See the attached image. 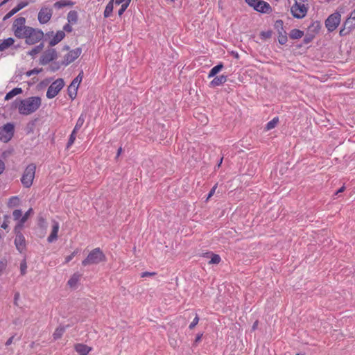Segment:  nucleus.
Masks as SVG:
<instances>
[{
	"label": "nucleus",
	"instance_id": "nucleus-10",
	"mask_svg": "<svg viewBox=\"0 0 355 355\" xmlns=\"http://www.w3.org/2000/svg\"><path fill=\"white\" fill-rule=\"evenodd\" d=\"M83 76V72L81 71L71 82L70 85L68 87V94L69 97L73 100L77 96V91L79 85L80 84Z\"/></svg>",
	"mask_w": 355,
	"mask_h": 355
},
{
	"label": "nucleus",
	"instance_id": "nucleus-52",
	"mask_svg": "<svg viewBox=\"0 0 355 355\" xmlns=\"http://www.w3.org/2000/svg\"><path fill=\"white\" fill-rule=\"evenodd\" d=\"M39 73V71L37 70V69H33V70H30L26 72V75L28 76H31L33 74H36V73Z\"/></svg>",
	"mask_w": 355,
	"mask_h": 355
},
{
	"label": "nucleus",
	"instance_id": "nucleus-59",
	"mask_svg": "<svg viewBox=\"0 0 355 355\" xmlns=\"http://www.w3.org/2000/svg\"><path fill=\"white\" fill-rule=\"evenodd\" d=\"M223 158L222 157V158L220 159L219 162L218 163V164H217V168H220V166H221V164H222V162H223Z\"/></svg>",
	"mask_w": 355,
	"mask_h": 355
},
{
	"label": "nucleus",
	"instance_id": "nucleus-54",
	"mask_svg": "<svg viewBox=\"0 0 355 355\" xmlns=\"http://www.w3.org/2000/svg\"><path fill=\"white\" fill-rule=\"evenodd\" d=\"M128 0H114V2L116 4V5H119V4H123V3H127ZM131 1V0H130V2Z\"/></svg>",
	"mask_w": 355,
	"mask_h": 355
},
{
	"label": "nucleus",
	"instance_id": "nucleus-6",
	"mask_svg": "<svg viewBox=\"0 0 355 355\" xmlns=\"http://www.w3.org/2000/svg\"><path fill=\"white\" fill-rule=\"evenodd\" d=\"M35 164H31L27 166L21 178V184L24 187L30 188L31 187L35 178Z\"/></svg>",
	"mask_w": 355,
	"mask_h": 355
},
{
	"label": "nucleus",
	"instance_id": "nucleus-13",
	"mask_svg": "<svg viewBox=\"0 0 355 355\" xmlns=\"http://www.w3.org/2000/svg\"><path fill=\"white\" fill-rule=\"evenodd\" d=\"M58 57V53L55 49H46L41 55L40 58V64L45 65L50 62L55 60Z\"/></svg>",
	"mask_w": 355,
	"mask_h": 355
},
{
	"label": "nucleus",
	"instance_id": "nucleus-7",
	"mask_svg": "<svg viewBox=\"0 0 355 355\" xmlns=\"http://www.w3.org/2000/svg\"><path fill=\"white\" fill-rule=\"evenodd\" d=\"M64 86V80L62 78H58L49 87L46 94V97L49 99L54 98L58 95Z\"/></svg>",
	"mask_w": 355,
	"mask_h": 355
},
{
	"label": "nucleus",
	"instance_id": "nucleus-24",
	"mask_svg": "<svg viewBox=\"0 0 355 355\" xmlns=\"http://www.w3.org/2000/svg\"><path fill=\"white\" fill-rule=\"evenodd\" d=\"M81 275L78 273H74L69 279L67 284L71 288H74L76 286L77 284L80 279Z\"/></svg>",
	"mask_w": 355,
	"mask_h": 355
},
{
	"label": "nucleus",
	"instance_id": "nucleus-55",
	"mask_svg": "<svg viewBox=\"0 0 355 355\" xmlns=\"http://www.w3.org/2000/svg\"><path fill=\"white\" fill-rule=\"evenodd\" d=\"M122 151H123V149H122V148H121V147H120V148L118 149V150H117V153H116V159H117V158L121 155V154Z\"/></svg>",
	"mask_w": 355,
	"mask_h": 355
},
{
	"label": "nucleus",
	"instance_id": "nucleus-11",
	"mask_svg": "<svg viewBox=\"0 0 355 355\" xmlns=\"http://www.w3.org/2000/svg\"><path fill=\"white\" fill-rule=\"evenodd\" d=\"M14 135V125L7 123L0 128V140L6 143L9 141Z\"/></svg>",
	"mask_w": 355,
	"mask_h": 355
},
{
	"label": "nucleus",
	"instance_id": "nucleus-50",
	"mask_svg": "<svg viewBox=\"0 0 355 355\" xmlns=\"http://www.w3.org/2000/svg\"><path fill=\"white\" fill-rule=\"evenodd\" d=\"M7 262L6 261H0V273H1L6 268Z\"/></svg>",
	"mask_w": 355,
	"mask_h": 355
},
{
	"label": "nucleus",
	"instance_id": "nucleus-53",
	"mask_svg": "<svg viewBox=\"0 0 355 355\" xmlns=\"http://www.w3.org/2000/svg\"><path fill=\"white\" fill-rule=\"evenodd\" d=\"M4 169H5L4 162L0 159V174H1L3 173Z\"/></svg>",
	"mask_w": 355,
	"mask_h": 355
},
{
	"label": "nucleus",
	"instance_id": "nucleus-3",
	"mask_svg": "<svg viewBox=\"0 0 355 355\" xmlns=\"http://www.w3.org/2000/svg\"><path fill=\"white\" fill-rule=\"evenodd\" d=\"M105 261V255L99 248H96L89 253L87 257L82 261V265L83 266H87L89 265L98 264Z\"/></svg>",
	"mask_w": 355,
	"mask_h": 355
},
{
	"label": "nucleus",
	"instance_id": "nucleus-56",
	"mask_svg": "<svg viewBox=\"0 0 355 355\" xmlns=\"http://www.w3.org/2000/svg\"><path fill=\"white\" fill-rule=\"evenodd\" d=\"M258 324H259V322L257 320L254 322V324L252 325V330L253 331H254L257 328Z\"/></svg>",
	"mask_w": 355,
	"mask_h": 355
},
{
	"label": "nucleus",
	"instance_id": "nucleus-31",
	"mask_svg": "<svg viewBox=\"0 0 355 355\" xmlns=\"http://www.w3.org/2000/svg\"><path fill=\"white\" fill-rule=\"evenodd\" d=\"M85 116L84 114H81L79 118L78 119L77 121H76V125L73 128V130L75 131H78L81 127L83 126V125L85 123Z\"/></svg>",
	"mask_w": 355,
	"mask_h": 355
},
{
	"label": "nucleus",
	"instance_id": "nucleus-38",
	"mask_svg": "<svg viewBox=\"0 0 355 355\" xmlns=\"http://www.w3.org/2000/svg\"><path fill=\"white\" fill-rule=\"evenodd\" d=\"M129 4H130V0H128L127 3H123L121 5V6L120 9H119V11H118V15H119V16H121V15L123 14V12H124L125 11V10L128 8V7Z\"/></svg>",
	"mask_w": 355,
	"mask_h": 355
},
{
	"label": "nucleus",
	"instance_id": "nucleus-15",
	"mask_svg": "<svg viewBox=\"0 0 355 355\" xmlns=\"http://www.w3.org/2000/svg\"><path fill=\"white\" fill-rule=\"evenodd\" d=\"M21 230H18L16 232L15 239V245L19 252H23L26 249V239L23 234L20 232Z\"/></svg>",
	"mask_w": 355,
	"mask_h": 355
},
{
	"label": "nucleus",
	"instance_id": "nucleus-62",
	"mask_svg": "<svg viewBox=\"0 0 355 355\" xmlns=\"http://www.w3.org/2000/svg\"><path fill=\"white\" fill-rule=\"evenodd\" d=\"M277 23H280L281 24H282L283 21H277Z\"/></svg>",
	"mask_w": 355,
	"mask_h": 355
},
{
	"label": "nucleus",
	"instance_id": "nucleus-18",
	"mask_svg": "<svg viewBox=\"0 0 355 355\" xmlns=\"http://www.w3.org/2000/svg\"><path fill=\"white\" fill-rule=\"evenodd\" d=\"M59 227H60L59 223L57 221H55V220L53 221L52 230H51L50 235L49 236V237L47 239V241L49 243H52L54 241L57 240Z\"/></svg>",
	"mask_w": 355,
	"mask_h": 355
},
{
	"label": "nucleus",
	"instance_id": "nucleus-29",
	"mask_svg": "<svg viewBox=\"0 0 355 355\" xmlns=\"http://www.w3.org/2000/svg\"><path fill=\"white\" fill-rule=\"evenodd\" d=\"M224 67L223 63H220L216 66L214 67L209 72L208 78H210L211 77L215 76L220 70H222Z\"/></svg>",
	"mask_w": 355,
	"mask_h": 355
},
{
	"label": "nucleus",
	"instance_id": "nucleus-23",
	"mask_svg": "<svg viewBox=\"0 0 355 355\" xmlns=\"http://www.w3.org/2000/svg\"><path fill=\"white\" fill-rule=\"evenodd\" d=\"M73 4H74V3L69 0H60V1H56L54 3L53 6L56 9H61V8H62L64 7H67V6L71 7L73 6Z\"/></svg>",
	"mask_w": 355,
	"mask_h": 355
},
{
	"label": "nucleus",
	"instance_id": "nucleus-57",
	"mask_svg": "<svg viewBox=\"0 0 355 355\" xmlns=\"http://www.w3.org/2000/svg\"><path fill=\"white\" fill-rule=\"evenodd\" d=\"M13 337H10L6 343V345H10L12 343Z\"/></svg>",
	"mask_w": 355,
	"mask_h": 355
},
{
	"label": "nucleus",
	"instance_id": "nucleus-64",
	"mask_svg": "<svg viewBox=\"0 0 355 355\" xmlns=\"http://www.w3.org/2000/svg\"><path fill=\"white\" fill-rule=\"evenodd\" d=\"M17 300H18V297H17V296H15V300L16 301Z\"/></svg>",
	"mask_w": 355,
	"mask_h": 355
},
{
	"label": "nucleus",
	"instance_id": "nucleus-9",
	"mask_svg": "<svg viewBox=\"0 0 355 355\" xmlns=\"http://www.w3.org/2000/svg\"><path fill=\"white\" fill-rule=\"evenodd\" d=\"M53 15V9L49 6H42L40 10L37 19L41 24L48 23Z\"/></svg>",
	"mask_w": 355,
	"mask_h": 355
},
{
	"label": "nucleus",
	"instance_id": "nucleus-27",
	"mask_svg": "<svg viewBox=\"0 0 355 355\" xmlns=\"http://www.w3.org/2000/svg\"><path fill=\"white\" fill-rule=\"evenodd\" d=\"M44 44L42 43L33 48L31 51L28 52V55H31L32 58H35L37 55H38L43 49Z\"/></svg>",
	"mask_w": 355,
	"mask_h": 355
},
{
	"label": "nucleus",
	"instance_id": "nucleus-46",
	"mask_svg": "<svg viewBox=\"0 0 355 355\" xmlns=\"http://www.w3.org/2000/svg\"><path fill=\"white\" fill-rule=\"evenodd\" d=\"M8 218H9L8 216H7V215L4 216L5 220L1 224V227L4 230H6L8 227Z\"/></svg>",
	"mask_w": 355,
	"mask_h": 355
},
{
	"label": "nucleus",
	"instance_id": "nucleus-44",
	"mask_svg": "<svg viewBox=\"0 0 355 355\" xmlns=\"http://www.w3.org/2000/svg\"><path fill=\"white\" fill-rule=\"evenodd\" d=\"M17 12L15 11V10L14 8H12L10 12H8L3 18V21H6L7 19H8L9 18H10L12 15H14L15 14H16Z\"/></svg>",
	"mask_w": 355,
	"mask_h": 355
},
{
	"label": "nucleus",
	"instance_id": "nucleus-2",
	"mask_svg": "<svg viewBox=\"0 0 355 355\" xmlns=\"http://www.w3.org/2000/svg\"><path fill=\"white\" fill-rule=\"evenodd\" d=\"M44 36V34L42 30L29 26L28 28H26L22 39L25 40L26 44L33 45L40 42Z\"/></svg>",
	"mask_w": 355,
	"mask_h": 355
},
{
	"label": "nucleus",
	"instance_id": "nucleus-36",
	"mask_svg": "<svg viewBox=\"0 0 355 355\" xmlns=\"http://www.w3.org/2000/svg\"><path fill=\"white\" fill-rule=\"evenodd\" d=\"M19 200L17 196H12L9 199L8 207H15L19 205Z\"/></svg>",
	"mask_w": 355,
	"mask_h": 355
},
{
	"label": "nucleus",
	"instance_id": "nucleus-41",
	"mask_svg": "<svg viewBox=\"0 0 355 355\" xmlns=\"http://www.w3.org/2000/svg\"><path fill=\"white\" fill-rule=\"evenodd\" d=\"M79 250L76 249L74 250L71 254L65 257V263H69L70 261H71L73 257L78 253Z\"/></svg>",
	"mask_w": 355,
	"mask_h": 355
},
{
	"label": "nucleus",
	"instance_id": "nucleus-61",
	"mask_svg": "<svg viewBox=\"0 0 355 355\" xmlns=\"http://www.w3.org/2000/svg\"><path fill=\"white\" fill-rule=\"evenodd\" d=\"M309 41H310V40H309V39H308V38H305V39H304V42H305V43H308V42H309Z\"/></svg>",
	"mask_w": 355,
	"mask_h": 355
},
{
	"label": "nucleus",
	"instance_id": "nucleus-19",
	"mask_svg": "<svg viewBox=\"0 0 355 355\" xmlns=\"http://www.w3.org/2000/svg\"><path fill=\"white\" fill-rule=\"evenodd\" d=\"M74 349L79 355H87L92 351V347L85 344L78 343L74 345Z\"/></svg>",
	"mask_w": 355,
	"mask_h": 355
},
{
	"label": "nucleus",
	"instance_id": "nucleus-39",
	"mask_svg": "<svg viewBox=\"0 0 355 355\" xmlns=\"http://www.w3.org/2000/svg\"><path fill=\"white\" fill-rule=\"evenodd\" d=\"M12 216L14 220H19L22 217V212L20 209H15L12 212Z\"/></svg>",
	"mask_w": 355,
	"mask_h": 355
},
{
	"label": "nucleus",
	"instance_id": "nucleus-48",
	"mask_svg": "<svg viewBox=\"0 0 355 355\" xmlns=\"http://www.w3.org/2000/svg\"><path fill=\"white\" fill-rule=\"evenodd\" d=\"M63 30L67 33H70L72 31L73 28H72V26L71 25V23H69L65 24L63 27Z\"/></svg>",
	"mask_w": 355,
	"mask_h": 355
},
{
	"label": "nucleus",
	"instance_id": "nucleus-35",
	"mask_svg": "<svg viewBox=\"0 0 355 355\" xmlns=\"http://www.w3.org/2000/svg\"><path fill=\"white\" fill-rule=\"evenodd\" d=\"M221 261V258L218 254H211V257L209 264H218Z\"/></svg>",
	"mask_w": 355,
	"mask_h": 355
},
{
	"label": "nucleus",
	"instance_id": "nucleus-26",
	"mask_svg": "<svg viewBox=\"0 0 355 355\" xmlns=\"http://www.w3.org/2000/svg\"><path fill=\"white\" fill-rule=\"evenodd\" d=\"M114 0H110L109 3L107 4L103 12L105 18L110 17L112 15L114 8Z\"/></svg>",
	"mask_w": 355,
	"mask_h": 355
},
{
	"label": "nucleus",
	"instance_id": "nucleus-20",
	"mask_svg": "<svg viewBox=\"0 0 355 355\" xmlns=\"http://www.w3.org/2000/svg\"><path fill=\"white\" fill-rule=\"evenodd\" d=\"M33 214V210L32 208H30L21 218L18 224L15 227V232H17L18 230H21L25 223V222L28 220V217Z\"/></svg>",
	"mask_w": 355,
	"mask_h": 355
},
{
	"label": "nucleus",
	"instance_id": "nucleus-34",
	"mask_svg": "<svg viewBox=\"0 0 355 355\" xmlns=\"http://www.w3.org/2000/svg\"><path fill=\"white\" fill-rule=\"evenodd\" d=\"M279 122V119L277 117H275L273 119L267 123L266 129V130H270L273 129Z\"/></svg>",
	"mask_w": 355,
	"mask_h": 355
},
{
	"label": "nucleus",
	"instance_id": "nucleus-14",
	"mask_svg": "<svg viewBox=\"0 0 355 355\" xmlns=\"http://www.w3.org/2000/svg\"><path fill=\"white\" fill-rule=\"evenodd\" d=\"M82 50L80 48H76L69 51L64 56L62 64L65 66L74 62L81 54Z\"/></svg>",
	"mask_w": 355,
	"mask_h": 355
},
{
	"label": "nucleus",
	"instance_id": "nucleus-49",
	"mask_svg": "<svg viewBox=\"0 0 355 355\" xmlns=\"http://www.w3.org/2000/svg\"><path fill=\"white\" fill-rule=\"evenodd\" d=\"M245 2L250 6L254 8V6H256L257 2H258L259 0H245Z\"/></svg>",
	"mask_w": 355,
	"mask_h": 355
},
{
	"label": "nucleus",
	"instance_id": "nucleus-8",
	"mask_svg": "<svg viewBox=\"0 0 355 355\" xmlns=\"http://www.w3.org/2000/svg\"><path fill=\"white\" fill-rule=\"evenodd\" d=\"M341 15L339 12L330 15L325 21V26L329 32L336 29L340 22Z\"/></svg>",
	"mask_w": 355,
	"mask_h": 355
},
{
	"label": "nucleus",
	"instance_id": "nucleus-5",
	"mask_svg": "<svg viewBox=\"0 0 355 355\" xmlns=\"http://www.w3.org/2000/svg\"><path fill=\"white\" fill-rule=\"evenodd\" d=\"M26 21L25 17H20L16 18L12 23V31L14 35L18 39H22L26 31V28H29L28 26H26Z\"/></svg>",
	"mask_w": 355,
	"mask_h": 355
},
{
	"label": "nucleus",
	"instance_id": "nucleus-21",
	"mask_svg": "<svg viewBox=\"0 0 355 355\" xmlns=\"http://www.w3.org/2000/svg\"><path fill=\"white\" fill-rule=\"evenodd\" d=\"M227 81V76L225 75H221L217 77H215L211 82V87H217L224 84Z\"/></svg>",
	"mask_w": 355,
	"mask_h": 355
},
{
	"label": "nucleus",
	"instance_id": "nucleus-60",
	"mask_svg": "<svg viewBox=\"0 0 355 355\" xmlns=\"http://www.w3.org/2000/svg\"><path fill=\"white\" fill-rule=\"evenodd\" d=\"M200 338H201V336H198L196 339V342L199 341L200 340Z\"/></svg>",
	"mask_w": 355,
	"mask_h": 355
},
{
	"label": "nucleus",
	"instance_id": "nucleus-16",
	"mask_svg": "<svg viewBox=\"0 0 355 355\" xmlns=\"http://www.w3.org/2000/svg\"><path fill=\"white\" fill-rule=\"evenodd\" d=\"M354 28H355V9L350 13L349 17L345 21L344 28L340 30V35L346 34V33H344L345 29L350 31Z\"/></svg>",
	"mask_w": 355,
	"mask_h": 355
},
{
	"label": "nucleus",
	"instance_id": "nucleus-43",
	"mask_svg": "<svg viewBox=\"0 0 355 355\" xmlns=\"http://www.w3.org/2000/svg\"><path fill=\"white\" fill-rule=\"evenodd\" d=\"M198 322H199V318H198V315H196V317L194 318V319L193 320V321L189 324V329H193L198 324Z\"/></svg>",
	"mask_w": 355,
	"mask_h": 355
},
{
	"label": "nucleus",
	"instance_id": "nucleus-42",
	"mask_svg": "<svg viewBox=\"0 0 355 355\" xmlns=\"http://www.w3.org/2000/svg\"><path fill=\"white\" fill-rule=\"evenodd\" d=\"M27 265L25 260H24L20 264V272L21 275H24L26 272Z\"/></svg>",
	"mask_w": 355,
	"mask_h": 355
},
{
	"label": "nucleus",
	"instance_id": "nucleus-22",
	"mask_svg": "<svg viewBox=\"0 0 355 355\" xmlns=\"http://www.w3.org/2000/svg\"><path fill=\"white\" fill-rule=\"evenodd\" d=\"M15 43V40L12 37H8L3 41H0V51H3L12 46Z\"/></svg>",
	"mask_w": 355,
	"mask_h": 355
},
{
	"label": "nucleus",
	"instance_id": "nucleus-1",
	"mask_svg": "<svg viewBox=\"0 0 355 355\" xmlns=\"http://www.w3.org/2000/svg\"><path fill=\"white\" fill-rule=\"evenodd\" d=\"M42 99L39 96H32L23 99L18 105L19 114L29 115L39 109L41 106Z\"/></svg>",
	"mask_w": 355,
	"mask_h": 355
},
{
	"label": "nucleus",
	"instance_id": "nucleus-4",
	"mask_svg": "<svg viewBox=\"0 0 355 355\" xmlns=\"http://www.w3.org/2000/svg\"><path fill=\"white\" fill-rule=\"evenodd\" d=\"M306 1V0H295V3L291 7V12L294 18L303 19L305 17L309 10Z\"/></svg>",
	"mask_w": 355,
	"mask_h": 355
},
{
	"label": "nucleus",
	"instance_id": "nucleus-33",
	"mask_svg": "<svg viewBox=\"0 0 355 355\" xmlns=\"http://www.w3.org/2000/svg\"><path fill=\"white\" fill-rule=\"evenodd\" d=\"M78 132L73 130L72 132L71 133L69 136V141L67 144V148H71V146L74 144L76 138V133Z\"/></svg>",
	"mask_w": 355,
	"mask_h": 355
},
{
	"label": "nucleus",
	"instance_id": "nucleus-25",
	"mask_svg": "<svg viewBox=\"0 0 355 355\" xmlns=\"http://www.w3.org/2000/svg\"><path fill=\"white\" fill-rule=\"evenodd\" d=\"M22 92H23L22 89L20 87L14 88L11 91H10L8 93H7V94L5 96V100L8 101V100L12 98L13 97H15V96L21 94Z\"/></svg>",
	"mask_w": 355,
	"mask_h": 355
},
{
	"label": "nucleus",
	"instance_id": "nucleus-12",
	"mask_svg": "<svg viewBox=\"0 0 355 355\" xmlns=\"http://www.w3.org/2000/svg\"><path fill=\"white\" fill-rule=\"evenodd\" d=\"M46 37L49 39V46H54L64 39L65 33L63 31H58L56 33L51 31L46 33Z\"/></svg>",
	"mask_w": 355,
	"mask_h": 355
},
{
	"label": "nucleus",
	"instance_id": "nucleus-58",
	"mask_svg": "<svg viewBox=\"0 0 355 355\" xmlns=\"http://www.w3.org/2000/svg\"><path fill=\"white\" fill-rule=\"evenodd\" d=\"M345 186L341 187L338 189V191H337L336 194H338V193L343 192V191H345Z\"/></svg>",
	"mask_w": 355,
	"mask_h": 355
},
{
	"label": "nucleus",
	"instance_id": "nucleus-37",
	"mask_svg": "<svg viewBox=\"0 0 355 355\" xmlns=\"http://www.w3.org/2000/svg\"><path fill=\"white\" fill-rule=\"evenodd\" d=\"M63 333H64L63 328H57L53 334V338L55 340L60 338L62 337Z\"/></svg>",
	"mask_w": 355,
	"mask_h": 355
},
{
	"label": "nucleus",
	"instance_id": "nucleus-63",
	"mask_svg": "<svg viewBox=\"0 0 355 355\" xmlns=\"http://www.w3.org/2000/svg\"><path fill=\"white\" fill-rule=\"evenodd\" d=\"M17 300H18V297H17V296H15V300L16 301Z\"/></svg>",
	"mask_w": 355,
	"mask_h": 355
},
{
	"label": "nucleus",
	"instance_id": "nucleus-45",
	"mask_svg": "<svg viewBox=\"0 0 355 355\" xmlns=\"http://www.w3.org/2000/svg\"><path fill=\"white\" fill-rule=\"evenodd\" d=\"M217 187H218V184H216L213 187L212 189L210 190L209 194H208V196L207 198V200H208L215 193L216 191V189H217Z\"/></svg>",
	"mask_w": 355,
	"mask_h": 355
},
{
	"label": "nucleus",
	"instance_id": "nucleus-47",
	"mask_svg": "<svg viewBox=\"0 0 355 355\" xmlns=\"http://www.w3.org/2000/svg\"><path fill=\"white\" fill-rule=\"evenodd\" d=\"M156 275V272H144L141 274V277H153Z\"/></svg>",
	"mask_w": 355,
	"mask_h": 355
},
{
	"label": "nucleus",
	"instance_id": "nucleus-28",
	"mask_svg": "<svg viewBox=\"0 0 355 355\" xmlns=\"http://www.w3.org/2000/svg\"><path fill=\"white\" fill-rule=\"evenodd\" d=\"M304 32L299 29H293L290 31L289 37L293 40H297L302 37Z\"/></svg>",
	"mask_w": 355,
	"mask_h": 355
},
{
	"label": "nucleus",
	"instance_id": "nucleus-51",
	"mask_svg": "<svg viewBox=\"0 0 355 355\" xmlns=\"http://www.w3.org/2000/svg\"><path fill=\"white\" fill-rule=\"evenodd\" d=\"M261 36L264 38H270L272 35V32L268 31H266V32H262L261 33Z\"/></svg>",
	"mask_w": 355,
	"mask_h": 355
},
{
	"label": "nucleus",
	"instance_id": "nucleus-30",
	"mask_svg": "<svg viewBox=\"0 0 355 355\" xmlns=\"http://www.w3.org/2000/svg\"><path fill=\"white\" fill-rule=\"evenodd\" d=\"M67 20L69 23L72 24H76L78 21V13L75 10H71L67 15Z\"/></svg>",
	"mask_w": 355,
	"mask_h": 355
},
{
	"label": "nucleus",
	"instance_id": "nucleus-17",
	"mask_svg": "<svg viewBox=\"0 0 355 355\" xmlns=\"http://www.w3.org/2000/svg\"><path fill=\"white\" fill-rule=\"evenodd\" d=\"M255 10L262 13H269L271 11L270 4L263 0H259L257 2L256 6L254 8Z\"/></svg>",
	"mask_w": 355,
	"mask_h": 355
},
{
	"label": "nucleus",
	"instance_id": "nucleus-32",
	"mask_svg": "<svg viewBox=\"0 0 355 355\" xmlns=\"http://www.w3.org/2000/svg\"><path fill=\"white\" fill-rule=\"evenodd\" d=\"M288 41L287 34L286 31L279 32L278 42L281 44H285Z\"/></svg>",
	"mask_w": 355,
	"mask_h": 355
},
{
	"label": "nucleus",
	"instance_id": "nucleus-40",
	"mask_svg": "<svg viewBox=\"0 0 355 355\" xmlns=\"http://www.w3.org/2000/svg\"><path fill=\"white\" fill-rule=\"evenodd\" d=\"M28 3H29L28 1H21V2L17 4V6L14 8V9L17 12L19 10H21V9H23L24 8L26 7L28 5Z\"/></svg>",
	"mask_w": 355,
	"mask_h": 355
}]
</instances>
